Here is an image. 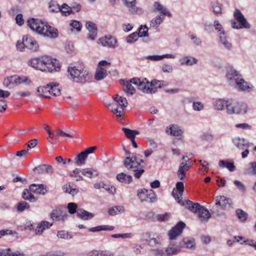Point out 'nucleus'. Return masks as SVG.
I'll return each mask as SVG.
<instances>
[{"label":"nucleus","instance_id":"f257e3e1","mask_svg":"<svg viewBox=\"0 0 256 256\" xmlns=\"http://www.w3.org/2000/svg\"><path fill=\"white\" fill-rule=\"evenodd\" d=\"M28 64L29 66L42 72H52L60 69L57 60L48 56L32 58Z\"/></svg>","mask_w":256,"mask_h":256},{"label":"nucleus","instance_id":"f03ea898","mask_svg":"<svg viewBox=\"0 0 256 256\" xmlns=\"http://www.w3.org/2000/svg\"><path fill=\"white\" fill-rule=\"evenodd\" d=\"M27 23L28 26L32 30L44 36L52 38H54L58 36V30L57 29L38 19L32 18L28 20Z\"/></svg>","mask_w":256,"mask_h":256},{"label":"nucleus","instance_id":"7ed1b4c3","mask_svg":"<svg viewBox=\"0 0 256 256\" xmlns=\"http://www.w3.org/2000/svg\"><path fill=\"white\" fill-rule=\"evenodd\" d=\"M127 156L124 161V166L128 170L134 172V176L136 178H139L144 172V161L138 158V155L127 153Z\"/></svg>","mask_w":256,"mask_h":256},{"label":"nucleus","instance_id":"20e7f679","mask_svg":"<svg viewBox=\"0 0 256 256\" xmlns=\"http://www.w3.org/2000/svg\"><path fill=\"white\" fill-rule=\"evenodd\" d=\"M185 206L187 209L197 214L199 220L202 222H207L210 218L209 211L198 203H194L188 200L186 202Z\"/></svg>","mask_w":256,"mask_h":256},{"label":"nucleus","instance_id":"39448f33","mask_svg":"<svg viewBox=\"0 0 256 256\" xmlns=\"http://www.w3.org/2000/svg\"><path fill=\"white\" fill-rule=\"evenodd\" d=\"M68 76L69 78H77L79 80L90 79L92 76L89 72L82 66H68L67 70Z\"/></svg>","mask_w":256,"mask_h":256},{"label":"nucleus","instance_id":"423d86ee","mask_svg":"<svg viewBox=\"0 0 256 256\" xmlns=\"http://www.w3.org/2000/svg\"><path fill=\"white\" fill-rule=\"evenodd\" d=\"M162 81H133V84L136 85L140 90L146 93L155 92L154 88H161Z\"/></svg>","mask_w":256,"mask_h":256},{"label":"nucleus","instance_id":"0eeeda50","mask_svg":"<svg viewBox=\"0 0 256 256\" xmlns=\"http://www.w3.org/2000/svg\"><path fill=\"white\" fill-rule=\"evenodd\" d=\"M113 106H116L113 108V114H116L118 118H120L124 114V108L128 106V101L126 98L118 94L113 98Z\"/></svg>","mask_w":256,"mask_h":256},{"label":"nucleus","instance_id":"6e6552de","mask_svg":"<svg viewBox=\"0 0 256 256\" xmlns=\"http://www.w3.org/2000/svg\"><path fill=\"white\" fill-rule=\"evenodd\" d=\"M160 238L149 232H144L140 236V241L144 244L154 247L160 244Z\"/></svg>","mask_w":256,"mask_h":256},{"label":"nucleus","instance_id":"1a4fd4ad","mask_svg":"<svg viewBox=\"0 0 256 256\" xmlns=\"http://www.w3.org/2000/svg\"><path fill=\"white\" fill-rule=\"evenodd\" d=\"M77 208V204L74 202H70L68 204L69 213L73 214L76 212L77 216L82 220H88L94 216V214L88 212L84 209L79 208L76 210Z\"/></svg>","mask_w":256,"mask_h":256},{"label":"nucleus","instance_id":"9d476101","mask_svg":"<svg viewBox=\"0 0 256 256\" xmlns=\"http://www.w3.org/2000/svg\"><path fill=\"white\" fill-rule=\"evenodd\" d=\"M247 112V105L244 102H232L230 101L226 112L229 114H244Z\"/></svg>","mask_w":256,"mask_h":256},{"label":"nucleus","instance_id":"9b49d317","mask_svg":"<svg viewBox=\"0 0 256 256\" xmlns=\"http://www.w3.org/2000/svg\"><path fill=\"white\" fill-rule=\"evenodd\" d=\"M192 166V162L188 158V156H183L182 158L178 170L177 172L178 178L181 180H184L186 178V172Z\"/></svg>","mask_w":256,"mask_h":256},{"label":"nucleus","instance_id":"f8f14e48","mask_svg":"<svg viewBox=\"0 0 256 256\" xmlns=\"http://www.w3.org/2000/svg\"><path fill=\"white\" fill-rule=\"evenodd\" d=\"M138 196L142 202L152 203L156 200V195L152 190L144 188L138 190Z\"/></svg>","mask_w":256,"mask_h":256},{"label":"nucleus","instance_id":"ddd939ff","mask_svg":"<svg viewBox=\"0 0 256 256\" xmlns=\"http://www.w3.org/2000/svg\"><path fill=\"white\" fill-rule=\"evenodd\" d=\"M234 15L236 20L240 22V24L237 25L235 21H232V24L233 28H250V24L246 22V18L239 10L236 9Z\"/></svg>","mask_w":256,"mask_h":256},{"label":"nucleus","instance_id":"4468645a","mask_svg":"<svg viewBox=\"0 0 256 256\" xmlns=\"http://www.w3.org/2000/svg\"><path fill=\"white\" fill-rule=\"evenodd\" d=\"M186 224L183 222H178L176 226L169 230L168 236L170 240H175L178 236H180Z\"/></svg>","mask_w":256,"mask_h":256},{"label":"nucleus","instance_id":"2eb2a0df","mask_svg":"<svg viewBox=\"0 0 256 256\" xmlns=\"http://www.w3.org/2000/svg\"><path fill=\"white\" fill-rule=\"evenodd\" d=\"M214 24L216 30L218 32H220V42H222V44H224L226 48L230 49L231 48L232 45L226 40V34L224 30H222V25L218 20H215Z\"/></svg>","mask_w":256,"mask_h":256},{"label":"nucleus","instance_id":"dca6fc26","mask_svg":"<svg viewBox=\"0 0 256 256\" xmlns=\"http://www.w3.org/2000/svg\"><path fill=\"white\" fill-rule=\"evenodd\" d=\"M86 27L89 32L87 38L90 40H94L97 37L98 29L95 24L91 22L86 23Z\"/></svg>","mask_w":256,"mask_h":256},{"label":"nucleus","instance_id":"f3484780","mask_svg":"<svg viewBox=\"0 0 256 256\" xmlns=\"http://www.w3.org/2000/svg\"><path fill=\"white\" fill-rule=\"evenodd\" d=\"M109 64L110 62L106 60H102L98 62L95 74L96 80H101L104 78L108 74L107 72H104L103 71H101L100 66H106Z\"/></svg>","mask_w":256,"mask_h":256},{"label":"nucleus","instance_id":"a211bd4d","mask_svg":"<svg viewBox=\"0 0 256 256\" xmlns=\"http://www.w3.org/2000/svg\"><path fill=\"white\" fill-rule=\"evenodd\" d=\"M50 82L46 86L38 87V96L40 98H50Z\"/></svg>","mask_w":256,"mask_h":256},{"label":"nucleus","instance_id":"6ab92c4d","mask_svg":"<svg viewBox=\"0 0 256 256\" xmlns=\"http://www.w3.org/2000/svg\"><path fill=\"white\" fill-rule=\"evenodd\" d=\"M184 191V186L182 182H179L176 183V188H174L172 192V196L180 203V198Z\"/></svg>","mask_w":256,"mask_h":256},{"label":"nucleus","instance_id":"aec40b11","mask_svg":"<svg viewBox=\"0 0 256 256\" xmlns=\"http://www.w3.org/2000/svg\"><path fill=\"white\" fill-rule=\"evenodd\" d=\"M30 190L34 193L43 196L47 193L46 186L42 184H32L30 186Z\"/></svg>","mask_w":256,"mask_h":256},{"label":"nucleus","instance_id":"412c9836","mask_svg":"<svg viewBox=\"0 0 256 256\" xmlns=\"http://www.w3.org/2000/svg\"><path fill=\"white\" fill-rule=\"evenodd\" d=\"M31 81H4L3 85L8 89H13L18 86L24 84V86H30Z\"/></svg>","mask_w":256,"mask_h":256},{"label":"nucleus","instance_id":"4be33fe9","mask_svg":"<svg viewBox=\"0 0 256 256\" xmlns=\"http://www.w3.org/2000/svg\"><path fill=\"white\" fill-rule=\"evenodd\" d=\"M128 10L132 14L138 12L139 8L136 6V0H122Z\"/></svg>","mask_w":256,"mask_h":256},{"label":"nucleus","instance_id":"5701e85b","mask_svg":"<svg viewBox=\"0 0 256 256\" xmlns=\"http://www.w3.org/2000/svg\"><path fill=\"white\" fill-rule=\"evenodd\" d=\"M24 40H25L24 44L26 48L34 51L38 50V43L31 37H29L27 35L24 36Z\"/></svg>","mask_w":256,"mask_h":256},{"label":"nucleus","instance_id":"b1692460","mask_svg":"<svg viewBox=\"0 0 256 256\" xmlns=\"http://www.w3.org/2000/svg\"><path fill=\"white\" fill-rule=\"evenodd\" d=\"M68 214H63L62 212L60 209H55L52 210L50 214V217L54 220H64L67 218Z\"/></svg>","mask_w":256,"mask_h":256},{"label":"nucleus","instance_id":"393cba45","mask_svg":"<svg viewBox=\"0 0 256 256\" xmlns=\"http://www.w3.org/2000/svg\"><path fill=\"white\" fill-rule=\"evenodd\" d=\"M166 132L173 136H180L183 134L184 131L178 126L172 124L166 128Z\"/></svg>","mask_w":256,"mask_h":256},{"label":"nucleus","instance_id":"a878e982","mask_svg":"<svg viewBox=\"0 0 256 256\" xmlns=\"http://www.w3.org/2000/svg\"><path fill=\"white\" fill-rule=\"evenodd\" d=\"M34 170L37 172L38 174H52L54 172V168L50 165L44 164L35 167Z\"/></svg>","mask_w":256,"mask_h":256},{"label":"nucleus","instance_id":"bb28decb","mask_svg":"<svg viewBox=\"0 0 256 256\" xmlns=\"http://www.w3.org/2000/svg\"><path fill=\"white\" fill-rule=\"evenodd\" d=\"M226 76L228 80H244L242 75L232 68H228Z\"/></svg>","mask_w":256,"mask_h":256},{"label":"nucleus","instance_id":"cd10ccee","mask_svg":"<svg viewBox=\"0 0 256 256\" xmlns=\"http://www.w3.org/2000/svg\"><path fill=\"white\" fill-rule=\"evenodd\" d=\"M230 101L224 99L217 100L213 102L214 108L218 110H222L224 108L227 110V106L228 105Z\"/></svg>","mask_w":256,"mask_h":256},{"label":"nucleus","instance_id":"c85d7f7f","mask_svg":"<svg viewBox=\"0 0 256 256\" xmlns=\"http://www.w3.org/2000/svg\"><path fill=\"white\" fill-rule=\"evenodd\" d=\"M122 84L123 86V90L128 95H132L135 92L136 90L132 86L133 81H122Z\"/></svg>","mask_w":256,"mask_h":256},{"label":"nucleus","instance_id":"c756f323","mask_svg":"<svg viewBox=\"0 0 256 256\" xmlns=\"http://www.w3.org/2000/svg\"><path fill=\"white\" fill-rule=\"evenodd\" d=\"M236 86L240 90L250 92L253 90L254 86L247 81H236Z\"/></svg>","mask_w":256,"mask_h":256},{"label":"nucleus","instance_id":"7c9ffc66","mask_svg":"<svg viewBox=\"0 0 256 256\" xmlns=\"http://www.w3.org/2000/svg\"><path fill=\"white\" fill-rule=\"evenodd\" d=\"M230 200L224 196H220L216 199V204L220 206L222 208H225L230 206Z\"/></svg>","mask_w":256,"mask_h":256},{"label":"nucleus","instance_id":"2f4dec72","mask_svg":"<svg viewBox=\"0 0 256 256\" xmlns=\"http://www.w3.org/2000/svg\"><path fill=\"white\" fill-rule=\"evenodd\" d=\"M116 180L120 182L125 184H130L132 180V176L124 172L118 174L116 176Z\"/></svg>","mask_w":256,"mask_h":256},{"label":"nucleus","instance_id":"473e14b6","mask_svg":"<svg viewBox=\"0 0 256 256\" xmlns=\"http://www.w3.org/2000/svg\"><path fill=\"white\" fill-rule=\"evenodd\" d=\"M81 172L84 176L90 178L97 176L99 174L97 170L92 168H84Z\"/></svg>","mask_w":256,"mask_h":256},{"label":"nucleus","instance_id":"72a5a7b5","mask_svg":"<svg viewBox=\"0 0 256 256\" xmlns=\"http://www.w3.org/2000/svg\"><path fill=\"white\" fill-rule=\"evenodd\" d=\"M154 10L160 12L164 15L168 16V17H172V15L171 13L168 12L167 9L164 7L163 6L160 4L159 2H156L154 4Z\"/></svg>","mask_w":256,"mask_h":256},{"label":"nucleus","instance_id":"f704fd0d","mask_svg":"<svg viewBox=\"0 0 256 256\" xmlns=\"http://www.w3.org/2000/svg\"><path fill=\"white\" fill-rule=\"evenodd\" d=\"M50 94L54 96H60L61 94V88L59 84L55 82H50Z\"/></svg>","mask_w":256,"mask_h":256},{"label":"nucleus","instance_id":"c9c22d12","mask_svg":"<svg viewBox=\"0 0 256 256\" xmlns=\"http://www.w3.org/2000/svg\"><path fill=\"white\" fill-rule=\"evenodd\" d=\"M52 225V223H50L46 221H42L39 224L36 230V234H40L46 228H48Z\"/></svg>","mask_w":256,"mask_h":256},{"label":"nucleus","instance_id":"e433bc0d","mask_svg":"<svg viewBox=\"0 0 256 256\" xmlns=\"http://www.w3.org/2000/svg\"><path fill=\"white\" fill-rule=\"evenodd\" d=\"M88 156L83 152H80L74 159V162L77 166H80L86 164Z\"/></svg>","mask_w":256,"mask_h":256},{"label":"nucleus","instance_id":"4c0bfd02","mask_svg":"<svg viewBox=\"0 0 256 256\" xmlns=\"http://www.w3.org/2000/svg\"><path fill=\"white\" fill-rule=\"evenodd\" d=\"M180 245L182 247L188 248H194L195 244L194 240L193 238H184Z\"/></svg>","mask_w":256,"mask_h":256},{"label":"nucleus","instance_id":"58836bf2","mask_svg":"<svg viewBox=\"0 0 256 256\" xmlns=\"http://www.w3.org/2000/svg\"><path fill=\"white\" fill-rule=\"evenodd\" d=\"M233 142L234 145L240 149L244 150L248 148V144L245 140L239 138H235L233 140Z\"/></svg>","mask_w":256,"mask_h":256},{"label":"nucleus","instance_id":"ea45409f","mask_svg":"<svg viewBox=\"0 0 256 256\" xmlns=\"http://www.w3.org/2000/svg\"><path fill=\"white\" fill-rule=\"evenodd\" d=\"M59 12H61L63 16H68L72 14V8L70 7L66 4H63L60 6Z\"/></svg>","mask_w":256,"mask_h":256},{"label":"nucleus","instance_id":"a19ab883","mask_svg":"<svg viewBox=\"0 0 256 256\" xmlns=\"http://www.w3.org/2000/svg\"><path fill=\"white\" fill-rule=\"evenodd\" d=\"M180 62L182 65L192 66L196 64L198 60L194 58L185 56L181 58Z\"/></svg>","mask_w":256,"mask_h":256},{"label":"nucleus","instance_id":"79ce46f5","mask_svg":"<svg viewBox=\"0 0 256 256\" xmlns=\"http://www.w3.org/2000/svg\"><path fill=\"white\" fill-rule=\"evenodd\" d=\"M122 130L127 138L130 140L135 139L136 136L139 134V132L136 130H132L124 128H122Z\"/></svg>","mask_w":256,"mask_h":256},{"label":"nucleus","instance_id":"37998d69","mask_svg":"<svg viewBox=\"0 0 256 256\" xmlns=\"http://www.w3.org/2000/svg\"><path fill=\"white\" fill-rule=\"evenodd\" d=\"M218 165L222 168H226L230 172H234L235 170V166L232 162L220 160L219 162Z\"/></svg>","mask_w":256,"mask_h":256},{"label":"nucleus","instance_id":"c03bdc74","mask_svg":"<svg viewBox=\"0 0 256 256\" xmlns=\"http://www.w3.org/2000/svg\"><path fill=\"white\" fill-rule=\"evenodd\" d=\"M180 251V248L174 245L170 244L166 250V254L168 256H170L176 254Z\"/></svg>","mask_w":256,"mask_h":256},{"label":"nucleus","instance_id":"a18cd8bd","mask_svg":"<svg viewBox=\"0 0 256 256\" xmlns=\"http://www.w3.org/2000/svg\"><path fill=\"white\" fill-rule=\"evenodd\" d=\"M164 16H156L150 22V26L153 28H157L163 22Z\"/></svg>","mask_w":256,"mask_h":256},{"label":"nucleus","instance_id":"49530a36","mask_svg":"<svg viewBox=\"0 0 256 256\" xmlns=\"http://www.w3.org/2000/svg\"><path fill=\"white\" fill-rule=\"evenodd\" d=\"M48 8L51 12H58L60 10L59 4L54 0H51L49 2Z\"/></svg>","mask_w":256,"mask_h":256},{"label":"nucleus","instance_id":"de8ad7c7","mask_svg":"<svg viewBox=\"0 0 256 256\" xmlns=\"http://www.w3.org/2000/svg\"><path fill=\"white\" fill-rule=\"evenodd\" d=\"M98 43L101 44L103 46L111 48L112 46V42L110 38H108L106 36L100 38L98 40Z\"/></svg>","mask_w":256,"mask_h":256},{"label":"nucleus","instance_id":"09e8293b","mask_svg":"<svg viewBox=\"0 0 256 256\" xmlns=\"http://www.w3.org/2000/svg\"><path fill=\"white\" fill-rule=\"evenodd\" d=\"M112 227L109 226H100L92 228L90 229V232H96L100 230H111Z\"/></svg>","mask_w":256,"mask_h":256},{"label":"nucleus","instance_id":"8fccbe9b","mask_svg":"<svg viewBox=\"0 0 256 256\" xmlns=\"http://www.w3.org/2000/svg\"><path fill=\"white\" fill-rule=\"evenodd\" d=\"M70 26L72 27L71 30H76L77 32H80L82 28V24L77 20H72L71 21Z\"/></svg>","mask_w":256,"mask_h":256},{"label":"nucleus","instance_id":"3c124183","mask_svg":"<svg viewBox=\"0 0 256 256\" xmlns=\"http://www.w3.org/2000/svg\"><path fill=\"white\" fill-rule=\"evenodd\" d=\"M81 171L80 169L76 168L73 170L72 172L70 174V176L73 177L76 181L82 180V176L78 174Z\"/></svg>","mask_w":256,"mask_h":256},{"label":"nucleus","instance_id":"603ef678","mask_svg":"<svg viewBox=\"0 0 256 256\" xmlns=\"http://www.w3.org/2000/svg\"><path fill=\"white\" fill-rule=\"evenodd\" d=\"M140 37H145L148 34V28L144 26H141L138 29V33Z\"/></svg>","mask_w":256,"mask_h":256},{"label":"nucleus","instance_id":"864d4df0","mask_svg":"<svg viewBox=\"0 0 256 256\" xmlns=\"http://www.w3.org/2000/svg\"><path fill=\"white\" fill-rule=\"evenodd\" d=\"M25 40H24V36L22 40H18L16 44V50L18 51L22 52L26 48Z\"/></svg>","mask_w":256,"mask_h":256},{"label":"nucleus","instance_id":"5fc2aeb1","mask_svg":"<svg viewBox=\"0 0 256 256\" xmlns=\"http://www.w3.org/2000/svg\"><path fill=\"white\" fill-rule=\"evenodd\" d=\"M22 198L25 200H28L32 202L34 199V196L28 190H25L22 194Z\"/></svg>","mask_w":256,"mask_h":256},{"label":"nucleus","instance_id":"6e6d98bb","mask_svg":"<svg viewBox=\"0 0 256 256\" xmlns=\"http://www.w3.org/2000/svg\"><path fill=\"white\" fill-rule=\"evenodd\" d=\"M57 236L62 239L69 240L72 238V236L65 230H61L58 232Z\"/></svg>","mask_w":256,"mask_h":256},{"label":"nucleus","instance_id":"4d7b16f0","mask_svg":"<svg viewBox=\"0 0 256 256\" xmlns=\"http://www.w3.org/2000/svg\"><path fill=\"white\" fill-rule=\"evenodd\" d=\"M138 37H140V36L138 32H133L126 38V42L128 43H133L138 40Z\"/></svg>","mask_w":256,"mask_h":256},{"label":"nucleus","instance_id":"13d9d810","mask_svg":"<svg viewBox=\"0 0 256 256\" xmlns=\"http://www.w3.org/2000/svg\"><path fill=\"white\" fill-rule=\"evenodd\" d=\"M236 216H238V219L244 222L247 218V214L244 212L242 210H238L236 211Z\"/></svg>","mask_w":256,"mask_h":256},{"label":"nucleus","instance_id":"bf43d9fd","mask_svg":"<svg viewBox=\"0 0 256 256\" xmlns=\"http://www.w3.org/2000/svg\"><path fill=\"white\" fill-rule=\"evenodd\" d=\"M150 256H163L164 255V251L162 249L159 248L152 249L150 252Z\"/></svg>","mask_w":256,"mask_h":256},{"label":"nucleus","instance_id":"052dcab7","mask_svg":"<svg viewBox=\"0 0 256 256\" xmlns=\"http://www.w3.org/2000/svg\"><path fill=\"white\" fill-rule=\"evenodd\" d=\"M28 208L29 204L25 202H19L17 204L16 208L18 211L22 212L24 210Z\"/></svg>","mask_w":256,"mask_h":256},{"label":"nucleus","instance_id":"680f3d73","mask_svg":"<svg viewBox=\"0 0 256 256\" xmlns=\"http://www.w3.org/2000/svg\"><path fill=\"white\" fill-rule=\"evenodd\" d=\"M4 80H28V78L26 76L21 77L18 75H13L8 76L6 78H4Z\"/></svg>","mask_w":256,"mask_h":256},{"label":"nucleus","instance_id":"e2e57ef3","mask_svg":"<svg viewBox=\"0 0 256 256\" xmlns=\"http://www.w3.org/2000/svg\"><path fill=\"white\" fill-rule=\"evenodd\" d=\"M132 236V234L131 233H126V234H113V238H130Z\"/></svg>","mask_w":256,"mask_h":256},{"label":"nucleus","instance_id":"0e129e2a","mask_svg":"<svg viewBox=\"0 0 256 256\" xmlns=\"http://www.w3.org/2000/svg\"><path fill=\"white\" fill-rule=\"evenodd\" d=\"M213 12L216 14H220L222 13V8L221 6L218 3H215L212 6Z\"/></svg>","mask_w":256,"mask_h":256},{"label":"nucleus","instance_id":"69168bd1","mask_svg":"<svg viewBox=\"0 0 256 256\" xmlns=\"http://www.w3.org/2000/svg\"><path fill=\"white\" fill-rule=\"evenodd\" d=\"M170 216V214L168 213H165L163 214H159L158 216V220L160 222H166L169 219Z\"/></svg>","mask_w":256,"mask_h":256},{"label":"nucleus","instance_id":"338daca9","mask_svg":"<svg viewBox=\"0 0 256 256\" xmlns=\"http://www.w3.org/2000/svg\"><path fill=\"white\" fill-rule=\"evenodd\" d=\"M103 103L107 107V108L110 110H111V104L110 102V96H104L103 98Z\"/></svg>","mask_w":256,"mask_h":256},{"label":"nucleus","instance_id":"774afa93","mask_svg":"<svg viewBox=\"0 0 256 256\" xmlns=\"http://www.w3.org/2000/svg\"><path fill=\"white\" fill-rule=\"evenodd\" d=\"M234 184L242 192H244L246 190L244 184L238 180H234Z\"/></svg>","mask_w":256,"mask_h":256}]
</instances>
